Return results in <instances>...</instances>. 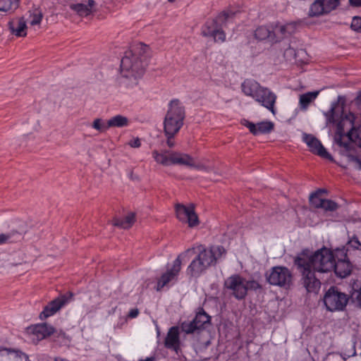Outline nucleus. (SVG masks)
Instances as JSON below:
<instances>
[{"label":"nucleus","mask_w":361,"mask_h":361,"mask_svg":"<svg viewBox=\"0 0 361 361\" xmlns=\"http://www.w3.org/2000/svg\"><path fill=\"white\" fill-rule=\"evenodd\" d=\"M334 252L331 250L324 246L312 253L308 249H305L294 258V265L305 266L318 273L332 271Z\"/></svg>","instance_id":"obj_1"},{"label":"nucleus","mask_w":361,"mask_h":361,"mask_svg":"<svg viewBox=\"0 0 361 361\" xmlns=\"http://www.w3.org/2000/svg\"><path fill=\"white\" fill-rule=\"evenodd\" d=\"M349 300L361 306L360 281H356L353 283L350 295L340 291L336 286H331L325 293L323 298L326 310L330 312L343 311Z\"/></svg>","instance_id":"obj_2"},{"label":"nucleus","mask_w":361,"mask_h":361,"mask_svg":"<svg viewBox=\"0 0 361 361\" xmlns=\"http://www.w3.org/2000/svg\"><path fill=\"white\" fill-rule=\"evenodd\" d=\"M198 250V255L187 269L188 274L192 277H199L208 268L215 266L217 260L226 253V250L221 245L211 246L207 249L200 245Z\"/></svg>","instance_id":"obj_3"},{"label":"nucleus","mask_w":361,"mask_h":361,"mask_svg":"<svg viewBox=\"0 0 361 361\" xmlns=\"http://www.w3.org/2000/svg\"><path fill=\"white\" fill-rule=\"evenodd\" d=\"M148 51L149 47L146 44H135L130 51L126 52V55L122 58L121 68L131 71L137 76L142 75L148 64Z\"/></svg>","instance_id":"obj_4"},{"label":"nucleus","mask_w":361,"mask_h":361,"mask_svg":"<svg viewBox=\"0 0 361 361\" xmlns=\"http://www.w3.org/2000/svg\"><path fill=\"white\" fill-rule=\"evenodd\" d=\"M234 13L223 11L213 18H208L201 27V35L205 37H211L215 43H224L226 35L224 28L233 18Z\"/></svg>","instance_id":"obj_5"},{"label":"nucleus","mask_w":361,"mask_h":361,"mask_svg":"<svg viewBox=\"0 0 361 361\" xmlns=\"http://www.w3.org/2000/svg\"><path fill=\"white\" fill-rule=\"evenodd\" d=\"M347 137L349 140L355 142L361 147V125L354 127V116L351 114L341 117L336 126L335 142L341 147L349 148V143L343 141V137Z\"/></svg>","instance_id":"obj_6"},{"label":"nucleus","mask_w":361,"mask_h":361,"mask_svg":"<svg viewBox=\"0 0 361 361\" xmlns=\"http://www.w3.org/2000/svg\"><path fill=\"white\" fill-rule=\"evenodd\" d=\"M185 118V106L179 99H172L169 104V109L164 120V134H177L183 126Z\"/></svg>","instance_id":"obj_7"},{"label":"nucleus","mask_w":361,"mask_h":361,"mask_svg":"<svg viewBox=\"0 0 361 361\" xmlns=\"http://www.w3.org/2000/svg\"><path fill=\"white\" fill-rule=\"evenodd\" d=\"M153 158L155 161L164 166L169 165H183L190 167H195L198 169H202L204 167L202 166H196L194 164L193 159L187 154H181L176 152H171L169 155L166 153H159L158 151L154 150L152 152Z\"/></svg>","instance_id":"obj_8"},{"label":"nucleus","mask_w":361,"mask_h":361,"mask_svg":"<svg viewBox=\"0 0 361 361\" xmlns=\"http://www.w3.org/2000/svg\"><path fill=\"white\" fill-rule=\"evenodd\" d=\"M267 281L272 286L288 288L292 284L293 275L286 267L276 266L272 267L265 274Z\"/></svg>","instance_id":"obj_9"},{"label":"nucleus","mask_w":361,"mask_h":361,"mask_svg":"<svg viewBox=\"0 0 361 361\" xmlns=\"http://www.w3.org/2000/svg\"><path fill=\"white\" fill-rule=\"evenodd\" d=\"M224 288L231 291V294L237 300H241L247 295L245 279L239 274H233L224 281Z\"/></svg>","instance_id":"obj_10"},{"label":"nucleus","mask_w":361,"mask_h":361,"mask_svg":"<svg viewBox=\"0 0 361 361\" xmlns=\"http://www.w3.org/2000/svg\"><path fill=\"white\" fill-rule=\"evenodd\" d=\"M210 321L211 317L203 308H200L194 319L190 322H182L180 328L187 334H193L196 331L204 329L210 324Z\"/></svg>","instance_id":"obj_11"},{"label":"nucleus","mask_w":361,"mask_h":361,"mask_svg":"<svg viewBox=\"0 0 361 361\" xmlns=\"http://www.w3.org/2000/svg\"><path fill=\"white\" fill-rule=\"evenodd\" d=\"M301 274L300 282L308 293H317L321 288V281L316 276V271L307 267L295 265Z\"/></svg>","instance_id":"obj_12"},{"label":"nucleus","mask_w":361,"mask_h":361,"mask_svg":"<svg viewBox=\"0 0 361 361\" xmlns=\"http://www.w3.org/2000/svg\"><path fill=\"white\" fill-rule=\"evenodd\" d=\"M73 296V294L71 292L60 295L58 298L49 302L47 305L44 307L43 311L39 314V318L42 320L54 315L63 306L68 303Z\"/></svg>","instance_id":"obj_13"},{"label":"nucleus","mask_w":361,"mask_h":361,"mask_svg":"<svg viewBox=\"0 0 361 361\" xmlns=\"http://www.w3.org/2000/svg\"><path fill=\"white\" fill-rule=\"evenodd\" d=\"M175 210L178 220L187 223L189 227H195L199 224V219L193 205L186 207L178 203L176 204Z\"/></svg>","instance_id":"obj_14"},{"label":"nucleus","mask_w":361,"mask_h":361,"mask_svg":"<svg viewBox=\"0 0 361 361\" xmlns=\"http://www.w3.org/2000/svg\"><path fill=\"white\" fill-rule=\"evenodd\" d=\"M339 4V0H315L310 6L309 16H319L330 13Z\"/></svg>","instance_id":"obj_15"},{"label":"nucleus","mask_w":361,"mask_h":361,"mask_svg":"<svg viewBox=\"0 0 361 361\" xmlns=\"http://www.w3.org/2000/svg\"><path fill=\"white\" fill-rule=\"evenodd\" d=\"M276 98V95L269 88L262 87L257 94L255 95L254 99L275 115Z\"/></svg>","instance_id":"obj_16"},{"label":"nucleus","mask_w":361,"mask_h":361,"mask_svg":"<svg viewBox=\"0 0 361 361\" xmlns=\"http://www.w3.org/2000/svg\"><path fill=\"white\" fill-rule=\"evenodd\" d=\"M302 140L307 144L311 152L328 160H333L332 156L316 137L311 134L304 133Z\"/></svg>","instance_id":"obj_17"},{"label":"nucleus","mask_w":361,"mask_h":361,"mask_svg":"<svg viewBox=\"0 0 361 361\" xmlns=\"http://www.w3.org/2000/svg\"><path fill=\"white\" fill-rule=\"evenodd\" d=\"M299 25L297 22H290L286 24H281L279 22L271 23L275 39H277L278 42L282 39L292 35L296 32Z\"/></svg>","instance_id":"obj_18"},{"label":"nucleus","mask_w":361,"mask_h":361,"mask_svg":"<svg viewBox=\"0 0 361 361\" xmlns=\"http://www.w3.org/2000/svg\"><path fill=\"white\" fill-rule=\"evenodd\" d=\"M54 331V328L47 323L38 324L27 328V333L31 336L33 342L42 341L53 334Z\"/></svg>","instance_id":"obj_19"},{"label":"nucleus","mask_w":361,"mask_h":361,"mask_svg":"<svg viewBox=\"0 0 361 361\" xmlns=\"http://www.w3.org/2000/svg\"><path fill=\"white\" fill-rule=\"evenodd\" d=\"M179 255L173 262L172 267L166 273L163 274L159 279L157 285V290H161L169 282L176 279L181 269V260Z\"/></svg>","instance_id":"obj_20"},{"label":"nucleus","mask_w":361,"mask_h":361,"mask_svg":"<svg viewBox=\"0 0 361 361\" xmlns=\"http://www.w3.org/2000/svg\"><path fill=\"white\" fill-rule=\"evenodd\" d=\"M164 347L167 349L175 351L176 353L180 348V339L179 327L177 326H171L164 339Z\"/></svg>","instance_id":"obj_21"},{"label":"nucleus","mask_w":361,"mask_h":361,"mask_svg":"<svg viewBox=\"0 0 361 361\" xmlns=\"http://www.w3.org/2000/svg\"><path fill=\"white\" fill-rule=\"evenodd\" d=\"M11 33L16 37H22L27 35V26L24 17H17L8 23Z\"/></svg>","instance_id":"obj_22"},{"label":"nucleus","mask_w":361,"mask_h":361,"mask_svg":"<svg viewBox=\"0 0 361 361\" xmlns=\"http://www.w3.org/2000/svg\"><path fill=\"white\" fill-rule=\"evenodd\" d=\"M353 265L350 260L336 261L334 257L332 271H334L336 275L340 278H345L349 276L352 271Z\"/></svg>","instance_id":"obj_23"},{"label":"nucleus","mask_w":361,"mask_h":361,"mask_svg":"<svg viewBox=\"0 0 361 361\" xmlns=\"http://www.w3.org/2000/svg\"><path fill=\"white\" fill-rule=\"evenodd\" d=\"M245 124L251 133L255 135L259 134H266L270 133L274 129V123L271 121H262L255 124L248 121H245Z\"/></svg>","instance_id":"obj_24"},{"label":"nucleus","mask_w":361,"mask_h":361,"mask_svg":"<svg viewBox=\"0 0 361 361\" xmlns=\"http://www.w3.org/2000/svg\"><path fill=\"white\" fill-rule=\"evenodd\" d=\"M255 37L259 41L269 39L273 43L277 42V39H275V34H274L271 24L270 26L261 25L257 27L255 31Z\"/></svg>","instance_id":"obj_25"},{"label":"nucleus","mask_w":361,"mask_h":361,"mask_svg":"<svg viewBox=\"0 0 361 361\" xmlns=\"http://www.w3.org/2000/svg\"><path fill=\"white\" fill-rule=\"evenodd\" d=\"M262 86L259 82L252 79H246L241 84V89L243 92L247 95L252 97L253 99Z\"/></svg>","instance_id":"obj_26"},{"label":"nucleus","mask_w":361,"mask_h":361,"mask_svg":"<svg viewBox=\"0 0 361 361\" xmlns=\"http://www.w3.org/2000/svg\"><path fill=\"white\" fill-rule=\"evenodd\" d=\"M135 221V214L134 213H129L123 219L114 218L112 220V224L114 226L120 227L122 228H130Z\"/></svg>","instance_id":"obj_27"},{"label":"nucleus","mask_w":361,"mask_h":361,"mask_svg":"<svg viewBox=\"0 0 361 361\" xmlns=\"http://www.w3.org/2000/svg\"><path fill=\"white\" fill-rule=\"evenodd\" d=\"M128 123V118L122 115H116L108 120L109 128H123L127 126Z\"/></svg>","instance_id":"obj_28"},{"label":"nucleus","mask_w":361,"mask_h":361,"mask_svg":"<svg viewBox=\"0 0 361 361\" xmlns=\"http://www.w3.org/2000/svg\"><path fill=\"white\" fill-rule=\"evenodd\" d=\"M318 95V92H309L301 94L300 97V106L302 109H306L310 104L314 101Z\"/></svg>","instance_id":"obj_29"},{"label":"nucleus","mask_w":361,"mask_h":361,"mask_svg":"<svg viewBox=\"0 0 361 361\" xmlns=\"http://www.w3.org/2000/svg\"><path fill=\"white\" fill-rule=\"evenodd\" d=\"M326 192V190L324 189H319L317 191L312 192L309 198L310 204L312 207L319 209L321 205H322V202L324 200L323 198L321 197L322 193Z\"/></svg>","instance_id":"obj_30"},{"label":"nucleus","mask_w":361,"mask_h":361,"mask_svg":"<svg viewBox=\"0 0 361 361\" xmlns=\"http://www.w3.org/2000/svg\"><path fill=\"white\" fill-rule=\"evenodd\" d=\"M6 353L8 361H27L28 357L26 354L14 350H3Z\"/></svg>","instance_id":"obj_31"},{"label":"nucleus","mask_w":361,"mask_h":361,"mask_svg":"<svg viewBox=\"0 0 361 361\" xmlns=\"http://www.w3.org/2000/svg\"><path fill=\"white\" fill-rule=\"evenodd\" d=\"M70 8L80 16H87L91 13L89 6L83 4H71Z\"/></svg>","instance_id":"obj_32"},{"label":"nucleus","mask_w":361,"mask_h":361,"mask_svg":"<svg viewBox=\"0 0 361 361\" xmlns=\"http://www.w3.org/2000/svg\"><path fill=\"white\" fill-rule=\"evenodd\" d=\"M346 246H347V250L348 251L350 250L361 251V243L360 242V240H358V238L355 235L352 236L348 240Z\"/></svg>","instance_id":"obj_33"},{"label":"nucleus","mask_w":361,"mask_h":361,"mask_svg":"<svg viewBox=\"0 0 361 361\" xmlns=\"http://www.w3.org/2000/svg\"><path fill=\"white\" fill-rule=\"evenodd\" d=\"M338 208V204L331 200L328 199H324L322 202V205H321L319 209H323L324 211L334 212Z\"/></svg>","instance_id":"obj_34"},{"label":"nucleus","mask_w":361,"mask_h":361,"mask_svg":"<svg viewBox=\"0 0 361 361\" xmlns=\"http://www.w3.org/2000/svg\"><path fill=\"white\" fill-rule=\"evenodd\" d=\"M92 127L100 133H104L109 128L108 126V121L104 123L101 118H96L94 120Z\"/></svg>","instance_id":"obj_35"},{"label":"nucleus","mask_w":361,"mask_h":361,"mask_svg":"<svg viewBox=\"0 0 361 361\" xmlns=\"http://www.w3.org/2000/svg\"><path fill=\"white\" fill-rule=\"evenodd\" d=\"M16 235L18 238H21L22 235L20 233L17 231H12L11 233L4 234H0V245L6 243H12L13 240H11L13 237Z\"/></svg>","instance_id":"obj_36"},{"label":"nucleus","mask_w":361,"mask_h":361,"mask_svg":"<svg viewBox=\"0 0 361 361\" xmlns=\"http://www.w3.org/2000/svg\"><path fill=\"white\" fill-rule=\"evenodd\" d=\"M348 250L345 247H343V248H341V249L337 248L335 250V252L334 253L336 261L343 260V259L349 260V259L348 257Z\"/></svg>","instance_id":"obj_37"},{"label":"nucleus","mask_w":361,"mask_h":361,"mask_svg":"<svg viewBox=\"0 0 361 361\" xmlns=\"http://www.w3.org/2000/svg\"><path fill=\"white\" fill-rule=\"evenodd\" d=\"M13 0H0V11L8 12L13 8Z\"/></svg>","instance_id":"obj_38"},{"label":"nucleus","mask_w":361,"mask_h":361,"mask_svg":"<svg viewBox=\"0 0 361 361\" xmlns=\"http://www.w3.org/2000/svg\"><path fill=\"white\" fill-rule=\"evenodd\" d=\"M30 17L32 18V20L30 21L31 25H36L40 24L43 15L41 11H35L33 13L30 15Z\"/></svg>","instance_id":"obj_39"},{"label":"nucleus","mask_w":361,"mask_h":361,"mask_svg":"<svg viewBox=\"0 0 361 361\" xmlns=\"http://www.w3.org/2000/svg\"><path fill=\"white\" fill-rule=\"evenodd\" d=\"M245 287L247 288V291L248 290H257L258 289H262V285L255 280H245Z\"/></svg>","instance_id":"obj_40"},{"label":"nucleus","mask_w":361,"mask_h":361,"mask_svg":"<svg viewBox=\"0 0 361 361\" xmlns=\"http://www.w3.org/2000/svg\"><path fill=\"white\" fill-rule=\"evenodd\" d=\"M350 27L353 30L361 32V17L355 16L353 18Z\"/></svg>","instance_id":"obj_41"},{"label":"nucleus","mask_w":361,"mask_h":361,"mask_svg":"<svg viewBox=\"0 0 361 361\" xmlns=\"http://www.w3.org/2000/svg\"><path fill=\"white\" fill-rule=\"evenodd\" d=\"M334 107H331V109L329 110V113L326 114V116H327V121L329 123H336V119H335V117H334Z\"/></svg>","instance_id":"obj_42"},{"label":"nucleus","mask_w":361,"mask_h":361,"mask_svg":"<svg viewBox=\"0 0 361 361\" xmlns=\"http://www.w3.org/2000/svg\"><path fill=\"white\" fill-rule=\"evenodd\" d=\"M164 135L166 137V145H167V146L169 147H170V148L173 147L175 146V142L173 140V138L174 137V136L176 134H173L172 135H168V134H164Z\"/></svg>","instance_id":"obj_43"},{"label":"nucleus","mask_w":361,"mask_h":361,"mask_svg":"<svg viewBox=\"0 0 361 361\" xmlns=\"http://www.w3.org/2000/svg\"><path fill=\"white\" fill-rule=\"evenodd\" d=\"M139 313H140V312L137 308L131 309L130 310V312H128V318H130V319L136 318L138 316Z\"/></svg>","instance_id":"obj_44"},{"label":"nucleus","mask_w":361,"mask_h":361,"mask_svg":"<svg viewBox=\"0 0 361 361\" xmlns=\"http://www.w3.org/2000/svg\"><path fill=\"white\" fill-rule=\"evenodd\" d=\"M129 145L132 147H139L141 145V142L139 138H135L130 141Z\"/></svg>","instance_id":"obj_45"},{"label":"nucleus","mask_w":361,"mask_h":361,"mask_svg":"<svg viewBox=\"0 0 361 361\" xmlns=\"http://www.w3.org/2000/svg\"><path fill=\"white\" fill-rule=\"evenodd\" d=\"M349 3L354 7H361V0H349Z\"/></svg>","instance_id":"obj_46"},{"label":"nucleus","mask_w":361,"mask_h":361,"mask_svg":"<svg viewBox=\"0 0 361 361\" xmlns=\"http://www.w3.org/2000/svg\"><path fill=\"white\" fill-rule=\"evenodd\" d=\"M3 350H11V349L7 348L0 347V356L1 357H6L8 358L6 353H4ZM6 361H8V360Z\"/></svg>","instance_id":"obj_47"},{"label":"nucleus","mask_w":361,"mask_h":361,"mask_svg":"<svg viewBox=\"0 0 361 361\" xmlns=\"http://www.w3.org/2000/svg\"><path fill=\"white\" fill-rule=\"evenodd\" d=\"M94 5V0H88V4L87 6H89L90 10L92 9V7Z\"/></svg>","instance_id":"obj_48"},{"label":"nucleus","mask_w":361,"mask_h":361,"mask_svg":"<svg viewBox=\"0 0 361 361\" xmlns=\"http://www.w3.org/2000/svg\"><path fill=\"white\" fill-rule=\"evenodd\" d=\"M54 361H70L66 358H63V357H56L54 358Z\"/></svg>","instance_id":"obj_49"},{"label":"nucleus","mask_w":361,"mask_h":361,"mask_svg":"<svg viewBox=\"0 0 361 361\" xmlns=\"http://www.w3.org/2000/svg\"><path fill=\"white\" fill-rule=\"evenodd\" d=\"M353 157V159L355 160V161H359L358 158L355 157Z\"/></svg>","instance_id":"obj_50"},{"label":"nucleus","mask_w":361,"mask_h":361,"mask_svg":"<svg viewBox=\"0 0 361 361\" xmlns=\"http://www.w3.org/2000/svg\"><path fill=\"white\" fill-rule=\"evenodd\" d=\"M169 2H173L175 0H168Z\"/></svg>","instance_id":"obj_51"}]
</instances>
